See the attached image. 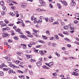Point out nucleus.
<instances>
[{"label": "nucleus", "instance_id": "38", "mask_svg": "<svg viewBox=\"0 0 79 79\" xmlns=\"http://www.w3.org/2000/svg\"><path fill=\"white\" fill-rule=\"evenodd\" d=\"M63 33L64 34H65V35H68V32H67L63 31Z\"/></svg>", "mask_w": 79, "mask_h": 79}, {"label": "nucleus", "instance_id": "16", "mask_svg": "<svg viewBox=\"0 0 79 79\" xmlns=\"http://www.w3.org/2000/svg\"><path fill=\"white\" fill-rule=\"evenodd\" d=\"M54 37H55L56 39H57V40H58L59 39V37H58V36L56 35H54Z\"/></svg>", "mask_w": 79, "mask_h": 79}, {"label": "nucleus", "instance_id": "12", "mask_svg": "<svg viewBox=\"0 0 79 79\" xmlns=\"http://www.w3.org/2000/svg\"><path fill=\"white\" fill-rule=\"evenodd\" d=\"M43 68L44 69H50V68H49L46 65H44L43 67Z\"/></svg>", "mask_w": 79, "mask_h": 79}, {"label": "nucleus", "instance_id": "20", "mask_svg": "<svg viewBox=\"0 0 79 79\" xmlns=\"http://www.w3.org/2000/svg\"><path fill=\"white\" fill-rule=\"evenodd\" d=\"M14 39H15V40H18V39H19V38L16 36H14Z\"/></svg>", "mask_w": 79, "mask_h": 79}, {"label": "nucleus", "instance_id": "5", "mask_svg": "<svg viewBox=\"0 0 79 79\" xmlns=\"http://www.w3.org/2000/svg\"><path fill=\"white\" fill-rule=\"evenodd\" d=\"M42 62H36V64L37 65V66H40L42 65Z\"/></svg>", "mask_w": 79, "mask_h": 79}, {"label": "nucleus", "instance_id": "62", "mask_svg": "<svg viewBox=\"0 0 79 79\" xmlns=\"http://www.w3.org/2000/svg\"><path fill=\"white\" fill-rule=\"evenodd\" d=\"M26 46L23 47V50H25V49H26Z\"/></svg>", "mask_w": 79, "mask_h": 79}, {"label": "nucleus", "instance_id": "43", "mask_svg": "<svg viewBox=\"0 0 79 79\" xmlns=\"http://www.w3.org/2000/svg\"><path fill=\"white\" fill-rule=\"evenodd\" d=\"M29 73H30V74H31V75H32V74L33 73V72H32V71H29Z\"/></svg>", "mask_w": 79, "mask_h": 79}, {"label": "nucleus", "instance_id": "46", "mask_svg": "<svg viewBox=\"0 0 79 79\" xmlns=\"http://www.w3.org/2000/svg\"><path fill=\"white\" fill-rule=\"evenodd\" d=\"M11 8L13 9V10H15L16 8V7L15 6H12L11 7Z\"/></svg>", "mask_w": 79, "mask_h": 79}, {"label": "nucleus", "instance_id": "57", "mask_svg": "<svg viewBox=\"0 0 79 79\" xmlns=\"http://www.w3.org/2000/svg\"><path fill=\"white\" fill-rule=\"evenodd\" d=\"M61 24L62 26H64V25L65 24L64 23V22H61Z\"/></svg>", "mask_w": 79, "mask_h": 79}, {"label": "nucleus", "instance_id": "59", "mask_svg": "<svg viewBox=\"0 0 79 79\" xmlns=\"http://www.w3.org/2000/svg\"><path fill=\"white\" fill-rule=\"evenodd\" d=\"M21 79H26V78H25V77H24V76H22V78H21Z\"/></svg>", "mask_w": 79, "mask_h": 79}, {"label": "nucleus", "instance_id": "24", "mask_svg": "<svg viewBox=\"0 0 79 79\" xmlns=\"http://www.w3.org/2000/svg\"><path fill=\"white\" fill-rule=\"evenodd\" d=\"M3 22H2V21H0V26L1 25V27H2V25H3Z\"/></svg>", "mask_w": 79, "mask_h": 79}, {"label": "nucleus", "instance_id": "13", "mask_svg": "<svg viewBox=\"0 0 79 79\" xmlns=\"http://www.w3.org/2000/svg\"><path fill=\"white\" fill-rule=\"evenodd\" d=\"M49 21L50 22H53V17H51L49 19Z\"/></svg>", "mask_w": 79, "mask_h": 79}, {"label": "nucleus", "instance_id": "11", "mask_svg": "<svg viewBox=\"0 0 79 79\" xmlns=\"http://www.w3.org/2000/svg\"><path fill=\"white\" fill-rule=\"evenodd\" d=\"M53 64V62H51L49 63V67L51 68V66H52Z\"/></svg>", "mask_w": 79, "mask_h": 79}, {"label": "nucleus", "instance_id": "17", "mask_svg": "<svg viewBox=\"0 0 79 79\" xmlns=\"http://www.w3.org/2000/svg\"><path fill=\"white\" fill-rule=\"evenodd\" d=\"M4 21L6 24H8L9 23V21L7 19L5 20Z\"/></svg>", "mask_w": 79, "mask_h": 79}, {"label": "nucleus", "instance_id": "31", "mask_svg": "<svg viewBox=\"0 0 79 79\" xmlns=\"http://www.w3.org/2000/svg\"><path fill=\"white\" fill-rule=\"evenodd\" d=\"M17 54H18V55H19V56H21V52H17Z\"/></svg>", "mask_w": 79, "mask_h": 79}, {"label": "nucleus", "instance_id": "50", "mask_svg": "<svg viewBox=\"0 0 79 79\" xmlns=\"http://www.w3.org/2000/svg\"><path fill=\"white\" fill-rule=\"evenodd\" d=\"M79 75V73H76V72H75V76H78Z\"/></svg>", "mask_w": 79, "mask_h": 79}, {"label": "nucleus", "instance_id": "44", "mask_svg": "<svg viewBox=\"0 0 79 79\" xmlns=\"http://www.w3.org/2000/svg\"><path fill=\"white\" fill-rule=\"evenodd\" d=\"M26 56L27 58V59H29V58H30V55H26Z\"/></svg>", "mask_w": 79, "mask_h": 79}, {"label": "nucleus", "instance_id": "29", "mask_svg": "<svg viewBox=\"0 0 79 79\" xmlns=\"http://www.w3.org/2000/svg\"><path fill=\"white\" fill-rule=\"evenodd\" d=\"M3 71H7L8 70V69L7 68H3Z\"/></svg>", "mask_w": 79, "mask_h": 79}, {"label": "nucleus", "instance_id": "45", "mask_svg": "<svg viewBox=\"0 0 79 79\" xmlns=\"http://www.w3.org/2000/svg\"><path fill=\"white\" fill-rule=\"evenodd\" d=\"M43 37L44 38V39H47V37L45 36H43Z\"/></svg>", "mask_w": 79, "mask_h": 79}, {"label": "nucleus", "instance_id": "58", "mask_svg": "<svg viewBox=\"0 0 79 79\" xmlns=\"http://www.w3.org/2000/svg\"><path fill=\"white\" fill-rule=\"evenodd\" d=\"M22 5H23L24 6L25 5V6H27V5L26 4V3H23Z\"/></svg>", "mask_w": 79, "mask_h": 79}, {"label": "nucleus", "instance_id": "2", "mask_svg": "<svg viewBox=\"0 0 79 79\" xmlns=\"http://www.w3.org/2000/svg\"><path fill=\"white\" fill-rule=\"evenodd\" d=\"M4 58L6 59L7 61H10L11 60V58L10 57L6 56L4 57Z\"/></svg>", "mask_w": 79, "mask_h": 79}, {"label": "nucleus", "instance_id": "18", "mask_svg": "<svg viewBox=\"0 0 79 79\" xmlns=\"http://www.w3.org/2000/svg\"><path fill=\"white\" fill-rule=\"evenodd\" d=\"M30 44L32 45H35V43L34 42H31L30 43Z\"/></svg>", "mask_w": 79, "mask_h": 79}, {"label": "nucleus", "instance_id": "28", "mask_svg": "<svg viewBox=\"0 0 79 79\" xmlns=\"http://www.w3.org/2000/svg\"><path fill=\"white\" fill-rule=\"evenodd\" d=\"M46 32L47 34H48V35H50V33L49 32V31L48 30H46Z\"/></svg>", "mask_w": 79, "mask_h": 79}, {"label": "nucleus", "instance_id": "34", "mask_svg": "<svg viewBox=\"0 0 79 79\" xmlns=\"http://www.w3.org/2000/svg\"><path fill=\"white\" fill-rule=\"evenodd\" d=\"M39 61H40H40H43V60H42V58H40L39 59Z\"/></svg>", "mask_w": 79, "mask_h": 79}, {"label": "nucleus", "instance_id": "32", "mask_svg": "<svg viewBox=\"0 0 79 79\" xmlns=\"http://www.w3.org/2000/svg\"><path fill=\"white\" fill-rule=\"evenodd\" d=\"M20 45L23 47H26V45L24 44H21Z\"/></svg>", "mask_w": 79, "mask_h": 79}, {"label": "nucleus", "instance_id": "30", "mask_svg": "<svg viewBox=\"0 0 79 79\" xmlns=\"http://www.w3.org/2000/svg\"><path fill=\"white\" fill-rule=\"evenodd\" d=\"M21 63V62L19 60H16V61L15 63L16 64H19V63Z\"/></svg>", "mask_w": 79, "mask_h": 79}, {"label": "nucleus", "instance_id": "40", "mask_svg": "<svg viewBox=\"0 0 79 79\" xmlns=\"http://www.w3.org/2000/svg\"><path fill=\"white\" fill-rule=\"evenodd\" d=\"M21 6L22 8H26V5L24 6V5H23V4L21 5Z\"/></svg>", "mask_w": 79, "mask_h": 79}, {"label": "nucleus", "instance_id": "49", "mask_svg": "<svg viewBox=\"0 0 79 79\" xmlns=\"http://www.w3.org/2000/svg\"><path fill=\"white\" fill-rule=\"evenodd\" d=\"M33 32H35V34H37V31H36V30L35 29H33Z\"/></svg>", "mask_w": 79, "mask_h": 79}, {"label": "nucleus", "instance_id": "9", "mask_svg": "<svg viewBox=\"0 0 79 79\" xmlns=\"http://www.w3.org/2000/svg\"><path fill=\"white\" fill-rule=\"evenodd\" d=\"M36 23H40V24H41L42 22V20L40 19L38 20H36Z\"/></svg>", "mask_w": 79, "mask_h": 79}, {"label": "nucleus", "instance_id": "35", "mask_svg": "<svg viewBox=\"0 0 79 79\" xmlns=\"http://www.w3.org/2000/svg\"><path fill=\"white\" fill-rule=\"evenodd\" d=\"M49 7H50L51 8H53V5L51 4H49Z\"/></svg>", "mask_w": 79, "mask_h": 79}, {"label": "nucleus", "instance_id": "26", "mask_svg": "<svg viewBox=\"0 0 79 79\" xmlns=\"http://www.w3.org/2000/svg\"><path fill=\"white\" fill-rule=\"evenodd\" d=\"M58 35H60V37H64V35H63L61 34V33H59L58 34Z\"/></svg>", "mask_w": 79, "mask_h": 79}, {"label": "nucleus", "instance_id": "42", "mask_svg": "<svg viewBox=\"0 0 79 79\" xmlns=\"http://www.w3.org/2000/svg\"><path fill=\"white\" fill-rule=\"evenodd\" d=\"M28 47H29L30 48H31V47H32V46L31 44H28Z\"/></svg>", "mask_w": 79, "mask_h": 79}, {"label": "nucleus", "instance_id": "27", "mask_svg": "<svg viewBox=\"0 0 79 79\" xmlns=\"http://www.w3.org/2000/svg\"><path fill=\"white\" fill-rule=\"evenodd\" d=\"M57 6L59 9H61V6H60V3H58Z\"/></svg>", "mask_w": 79, "mask_h": 79}, {"label": "nucleus", "instance_id": "48", "mask_svg": "<svg viewBox=\"0 0 79 79\" xmlns=\"http://www.w3.org/2000/svg\"><path fill=\"white\" fill-rule=\"evenodd\" d=\"M40 19H41L42 20V19H44V17L42 16H41L40 17Z\"/></svg>", "mask_w": 79, "mask_h": 79}, {"label": "nucleus", "instance_id": "14", "mask_svg": "<svg viewBox=\"0 0 79 79\" xmlns=\"http://www.w3.org/2000/svg\"><path fill=\"white\" fill-rule=\"evenodd\" d=\"M15 30L16 31H17V32H20V31H21V30H20V29L19 28H16L15 29Z\"/></svg>", "mask_w": 79, "mask_h": 79}, {"label": "nucleus", "instance_id": "47", "mask_svg": "<svg viewBox=\"0 0 79 79\" xmlns=\"http://www.w3.org/2000/svg\"><path fill=\"white\" fill-rule=\"evenodd\" d=\"M4 44L5 45H8V43H7V42H5L4 43Z\"/></svg>", "mask_w": 79, "mask_h": 79}, {"label": "nucleus", "instance_id": "1", "mask_svg": "<svg viewBox=\"0 0 79 79\" xmlns=\"http://www.w3.org/2000/svg\"><path fill=\"white\" fill-rule=\"evenodd\" d=\"M39 3H40V5H38L39 6H45L46 5V3H45V2H44L43 0H40Z\"/></svg>", "mask_w": 79, "mask_h": 79}, {"label": "nucleus", "instance_id": "8", "mask_svg": "<svg viewBox=\"0 0 79 79\" xmlns=\"http://www.w3.org/2000/svg\"><path fill=\"white\" fill-rule=\"evenodd\" d=\"M3 67H6V65H5V64L2 63V65H0V68L1 69H2Z\"/></svg>", "mask_w": 79, "mask_h": 79}, {"label": "nucleus", "instance_id": "36", "mask_svg": "<svg viewBox=\"0 0 79 79\" xmlns=\"http://www.w3.org/2000/svg\"><path fill=\"white\" fill-rule=\"evenodd\" d=\"M11 14L12 16H15V14L13 12H11Z\"/></svg>", "mask_w": 79, "mask_h": 79}, {"label": "nucleus", "instance_id": "19", "mask_svg": "<svg viewBox=\"0 0 79 79\" xmlns=\"http://www.w3.org/2000/svg\"><path fill=\"white\" fill-rule=\"evenodd\" d=\"M4 74V73H3V72L2 71L0 72V76H3Z\"/></svg>", "mask_w": 79, "mask_h": 79}, {"label": "nucleus", "instance_id": "33", "mask_svg": "<svg viewBox=\"0 0 79 79\" xmlns=\"http://www.w3.org/2000/svg\"><path fill=\"white\" fill-rule=\"evenodd\" d=\"M27 36L29 37H30V38H32L33 37V36L31 35H27Z\"/></svg>", "mask_w": 79, "mask_h": 79}, {"label": "nucleus", "instance_id": "41", "mask_svg": "<svg viewBox=\"0 0 79 79\" xmlns=\"http://www.w3.org/2000/svg\"><path fill=\"white\" fill-rule=\"evenodd\" d=\"M6 26V24L5 23H3V24H2V27H5V26Z\"/></svg>", "mask_w": 79, "mask_h": 79}, {"label": "nucleus", "instance_id": "21", "mask_svg": "<svg viewBox=\"0 0 79 79\" xmlns=\"http://www.w3.org/2000/svg\"><path fill=\"white\" fill-rule=\"evenodd\" d=\"M2 9L3 10H4V11H6L7 10L6 8V7L5 6H3Z\"/></svg>", "mask_w": 79, "mask_h": 79}, {"label": "nucleus", "instance_id": "22", "mask_svg": "<svg viewBox=\"0 0 79 79\" xmlns=\"http://www.w3.org/2000/svg\"><path fill=\"white\" fill-rule=\"evenodd\" d=\"M53 24H59V22L58 21H56L53 23Z\"/></svg>", "mask_w": 79, "mask_h": 79}, {"label": "nucleus", "instance_id": "7", "mask_svg": "<svg viewBox=\"0 0 79 79\" xmlns=\"http://www.w3.org/2000/svg\"><path fill=\"white\" fill-rule=\"evenodd\" d=\"M60 1L62 3H63V4H64V5L65 6H67V5H68V4H67V3L66 2V1H63L61 0H60Z\"/></svg>", "mask_w": 79, "mask_h": 79}, {"label": "nucleus", "instance_id": "56", "mask_svg": "<svg viewBox=\"0 0 79 79\" xmlns=\"http://www.w3.org/2000/svg\"><path fill=\"white\" fill-rule=\"evenodd\" d=\"M41 46H42V45H39L36 46V48H39V47H41Z\"/></svg>", "mask_w": 79, "mask_h": 79}, {"label": "nucleus", "instance_id": "39", "mask_svg": "<svg viewBox=\"0 0 79 79\" xmlns=\"http://www.w3.org/2000/svg\"><path fill=\"white\" fill-rule=\"evenodd\" d=\"M35 60H34V59H31V62H35Z\"/></svg>", "mask_w": 79, "mask_h": 79}, {"label": "nucleus", "instance_id": "15", "mask_svg": "<svg viewBox=\"0 0 79 79\" xmlns=\"http://www.w3.org/2000/svg\"><path fill=\"white\" fill-rule=\"evenodd\" d=\"M64 29H65L66 30H68V29H69V27L67 26H65L64 27Z\"/></svg>", "mask_w": 79, "mask_h": 79}, {"label": "nucleus", "instance_id": "54", "mask_svg": "<svg viewBox=\"0 0 79 79\" xmlns=\"http://www.w3.org/2000/svg\"><path fill=\"white\" fill-rule=\"evenodd\" d=\"M2 15H5V13L3 11L2 12Z\"/></svg>", "mask_w": 79, "mask_h": 79}, {"label": "nucleus", "instance_id": "10", "mask_svg": "<svg viewBox=\"0 0 79 79\" xmlns=\"http://www.w3.org/2000/svg\"><path fill=\"white\" fill-rule=\"evenodd\" d=\"M5 4V2L3 1H2L0 2V5H1V6H4V4Z\"/></svg>", "mask_w": 79, "mask_h": 79}, {"label": "nucleus", "instance_id": "63", "mask_svg": "<svg viewBox=\"0 0 79 79\" xmlns=\"http://www.w3.org/2000/svg\"><path fill=\"white\" fill-rule=\"evenodd\" d=\"M67 46L68 47H71V46L70 45V44H68Z\"/></svg>", "mask_w": 79, "mask_h": 79}, {"label": "nucleus", "instance_id": "37", "mask_svg": "<svg viewBox=\"0 0 79 79\" xmlns=\"http://www.w3.org/2000/svg\"><path fill=\"white\" fill-rule=\"evenodd\" d=\"M10 5H11V6L14 5V2H11L10 3Z\"/></svg>", "mask_w": 79, "mask_h": 79}, {"label": "nucleus", "instance_id": "6", "mask_svg": "<svg viewBox=\"0 0 79 79\" xmlns=\"http://www.w3.org/2000/svg\"><path fill=\"white\" fill-rule=\"evenodd\" d=\"M8 35V34H7L6 33H4L2 35V37H3L5 38L7 37Z\"/></svg>", "mask_w": 79, "mask_h": 79}, {"label": "nucleus", "instance_id": "51", "mask_svg": "<svg viewBox=\"0 0 79 79\" xmlns=\"http://www.w3.org/2000/svg\"><path fill=\"white\" fill-rule=\"evenodd\" d=\"M8 26H13V24L10 23L9 24Z\"/></svg>", "mask_w": 79, "mask_h": 79}, {"label": "nucleus", "instance_id": "4", "mask_svg": "<svg viewBox=\"0 0 79 79\" xmlns=\"http://www.w3.org/2000/svg\"><path fill=\"white\" fill-rule=\"evenodd\" d=\"M70 5L71 6H76V3L74 2V0L71 1V3L70 4Z\"/></svg>", "mask_w": 79, "mask_h": 79}, {"label": "nucleus", "instance_id": "23", "mask_svg": "<svg viewBox=\"0 0 79 79\" xmlns=\"http://www.w3.org/2000/svg\"><path fill=\"white\" fill-rule=\"evenodd\" d=\"M10 66L11 67H12V68H13V69H15V65L13 64H10Z\"/></svg>", "mask_w": 79, "mask_h": 79}, {"label": "nucleus", "instance_id": "3", "mask_svg": "<svg viewBox=\"0 0 79 79\" xmlns=\"http://www.w3.org/2000/svg\"><path fill=\"white\" fill-rule=\"evenodd\" d=\"M47 51H39V53H40L41 55H44V53H46Z\"/></svg>", "mask_w": 79, "mask_h": 79}, {"label": "nucleus", "instance_id": "25", "mask_svg": "<svg viewBox=\"0 0 79 79\" xmlns=\"http://www.w3.org/2000/svg\"><path fill=\"white\" fill-rule=\"evenodd\" d=\"M19 23H20L21 24H23V21H18L17 22V24H19Z\"/></svg>", "mask_w": 79, "mask_h": 79}, {"label": "nucleus", "instance_id": "60", "mask_svg": "<svg viewBox=\"0 0 79 79\" xmlns=\"http://www.w3.org/2000/svg\"><path fill=\"white\" fill-rule=\"evenodd\" d=\"M45 20L46 21V22H48V19H47V18H45Z\"/></svg>", "mask_w": 79, "mask_h": 79}, {"label": "nucleus", "instance_id": "53", "mask_svg": "<svg viewBox=\"0 0 79 79\" xmlns=\"http://www.w3.org/2000/svg\"><path fill=\"white\" fill-rule=\"evenodd\" d=\"M53 39H54V37H51L50 38V40H53Z\"/></svg>", "mask_w": 79, "mask_h": 79}, {"label": "nucleus", "instance_id": "52", "mask_svg": "<svg viewBox=\"0 0 79 79\" xmlns=\"http://www.w3.org/2000/svg\"><path fill=\"white\" fill-rule=\"evenodd\" d=\"M77 20H75L73 22V23H74L75 24H77Z\"/></svg>", "mask_w": 79, "mask_h": 79}, {"label": "nucleus", "instance_id": "61", "mask_svg": "<svg viewBox=\"0 0 79 79\" xmlns=\"http://www.w3.org/2000/svg\"><path fill=\"white\" fill-rule=\"evenodd\" d=\"M3 31H6V30L7 29L6 27L5 28H3Z\"/></svg>", "mask_w": 79, "mask_h": 79}, {"label": "nucleus", "instance_id": "55", "mask_svg": "<svg viewBox=\"0 0 79 79\" xmlns=\"http://www.w3.org/2000/svg\"><path fill=\"white\" fill-rule=\"evenodd\" d=\"M36 10L37 11H40V10H41L40 9H36Z\"/></svg>", "mask_w": 79, "mask_h": 79}, {"label": "nucleus", "instance_id": "64", "mask_svg": "<svg viewBox=\"0 0 79 79\" xmlns=\"http://www.w3.org/2000/svg\"><path fill=\"white\" fill-rule=\"evenodd\" d=\"M8 3H10L11 2V0H7Z\"/></svg>", "mask_w": 79, "mask_h": 79}]
</instances>
